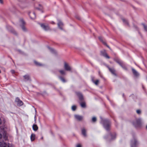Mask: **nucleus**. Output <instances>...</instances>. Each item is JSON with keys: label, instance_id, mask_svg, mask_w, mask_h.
I'll return each mask as SVG.
<instances>
[{"label": "nucleus", "instance_id": "obj_1", "mask_svg": "<svg viewBox=\"0 0 147 147\" xmlns=\"http://www.w3.org/2000/svg\"><path fill=\"white\" fill-rule=\"evenodd\" d=\"M101 122L105 129L107 131H109L111 124L110 121L109 119H102Z\"/></svg>", "mask_w": 147, "mask_h": 147}, {"label": "nucleus", "instance_id": "obj_2", "mask_svg": "<svg viewBox=\"0 0 147 147\" xmlns=\"http://www.w3.org/2000/svg\"><path fill=\"white\" fill-rule=\"evenodd\" d=\"M113 60L118 63L124 69L127 70V69L125 66V64L123 62L118 58H115Z\"/></svg>", "mask_w": 147, "mask_h": 147}, {"label": "nucleus", "instance_id": "obj_3", "mask_svg": "<svg viewBox=\"0 0 147 147\" xmlns=\"http://www.w3.org/2000/svg\"><path fill=\"white\" fill-rule=\"evenodd\" d=\"M20 26L21 28L22 31L24 32L27 31V30L26 27V22L23 18L20 19Z\"/></svg>", "mask_w": 147, "mask_h": 147}, {"label": "nucleus", "instance_id": "obj_4", "mask_svg": "<svg viewBox=\"0 0 147 147\" xmlns=\"http://www.w3.org/2000/svg\"><path fill=\"white\" fill-rule=\"evenodd\" d=\"M133 125L136 128L140 127L141 125V121L140 119H137L133 122Z\"/></svg>", "mask_w": 147, "mask_h": 147}, {"label": "nucleus", "instance_id": "obj_5", "mask_svg": "<svg viewBox=\"0 0 147 147\" xmlns=\"http://www.w3.org/2000/svg\"><path fill=\"white\" fill-rule=\"evenodd\" d=\"M133 139L131 141V147H136L138 141L134 135L133 136Z\"/></svg>", "mask_w": 147, "mask_h": 147}, {"label": "nucleus", "instance_id": "obj_6", "mask_svg": "<svg viewBox=\"0 0 147 147\" xmlns=\"http://www.w3.org/2000/svg\"><path fill=\"white\" fill-rule=\"evenodd\" d=\"M39 24L40 25L41 27L45 31L51 30V28L48 25H45V24L41 23H39Z\"/></svg>", "mask_w": 147, "mask_h": 147}, {"label": "nucleus", "instance_id": "obj_7", "mask_svg": "<svg viewBox=\"0 0 147 147\" xmlns=\"http://www.w3.org/2000/svg\"><path fill=\"white\" fill-rule=\"evenodd\" d=\"M100 55L106 58L109 59L110 58V57L108 55L105 50L100 51Z\"/></svg>", "mask_w": 147, "mask_h": 147}, {"label": "nucleus", "instance_id": "obj_8", "mask_svg": "<svg viewBox=\"0 0 147 147\" xmlns=\"http://www.w3.org/2000/svg\"><path fill=\"white\" fill-rule=\"evenodd\" d=\"M98 39L99 40L104 44L109 49H111L110 47L106 43V42L104 41L103 39V38L101 36H99L98 37Z\"/></svg>", "mask_w": 147, "mask_h": 147}, {"label": "nucleus", "instance_id": "obj_9", "mask_svg": "<svg viewBox=\"0 0 147 147\" xmlns=\"http://www.w3.org/2000/svg\"><path fill=\"white\" fill-rule=\"evenodd\" d=\"M76 94L77 95L78 97L79 100L82 101L84 100V97L82 94L80 92H76Z\"/></svg>", "mask_w": 147, "mask_h": 147}, {"label": "nucleus", "instance_id": "obj_10", "mask_svg": "<svg viewBox=\"0 0 147 147\" xmlns=\"http://www.w3.org/2000/svg\"><path fill=\"white\" fill-rule=\"evenodd\" d=\"M10 144H8V145H7V144L5 142L3 141L2 142H0V147H11L10 146Z\"/></svg>", "mask_w": 147, "mask_h": 147}, {"label": "nucleus", "instance_id": "obj_11", "mask_svg": "<svg viewBox=\"0 0 147 147\" xmlns=\"http://www.w3.org/2000/svg\"><path fill=\"white\" fill-rule=\"evenodd\" d=\"M131 70L134 75L135 76L138 77L139 76V73L134 69L133 68H132Z\"/></svg>", "mask_w": 147, "mask_h": 147}, {"label": "nucleus", "instance_id": "obj_12", "mask_svg": "<svg viewBox=\"0 0 147 147\" xmlns=\"http://www.w3.org/2000/svg\"><path fill=\"white\" fill-rule=\"evenodd\" d=\"M64 68L67 71H70L71 70V67L66 62H64Z\"/></svg>", "mask_w": 147, "mask_h": 147}, {"label": "nucleus", "instance_id": "obj_13", "mask_svg": "<svg viewBox=\"0 0 147 147\" xmlns=\"http://www.w3.org/2000/svg\"><path fill=\"white\" fill-rule=\"evenodd\" d=\"M91 78L92 82L96 85H98L99 82V80H97L96 81L94 80V76H91Z\"/></svg>", "mask_w": 147, "mask_h": 147}, {"label": "nucleus", "instance_id": "obj_14", "mask_svg": "<svg viewBox=\"0 0 147 147\" xmlns=\"http://www.w3.org/2000/svg\"><path fill=\"white\" fill-rule=\"evenodd\" d=\"M75 117L76 119L79 121H81L83 118V116L78 115H75Z\"/></svg>", "mask_w": 147, "mask_h": 147}, {"label": "nucleus", "instance_id": "obj_15", "mask_svg": "<svg viewBox=\"0 0 147 147\" xmlns=\"http://www.w3.org/2000/svg\"><path fill=\"white\" fill-rule=\"evenodd\" d=\"M110 134L111 137V140H113L116 138V134L115 133H114L113 134L111 133H110Z\"/></svg>", "mask_w": 147, "mask_h": 147}, {"label": "nucleus", "instance_id": "obj_16", "mask_svg": "<svg viewBox=\"0 0 147 147\" xmlns=\"http://www.w3.org/2000/svg\"><path fill=\"white\" fill-rule=\"evenodd\" d=\"M24 80L25 81L30 80V77L28 75H26L24 76Z\"/></svg>", "mask_w": 147, "mask_h": 147}, {"label": "nucleus", "instance_id": "obj_17", "mask_svg": "<svg viewBox=\"0 0 147 147\" xmlns=\"http://www.w3.org/2000/svg\"><path fill=\"white\" fill-rule=\"evenodd\" d=\"M109 71H110L113 75L115 76H117V75L115 73V70L114 68L109 69Z\"/></svg>", "mask_w": 147, "mask_h": 147}, {"label": "nucleus", "instance_id": "obj_18", "mask_svg": "<svg viewBox=\"0 0 147 147\" xmlns=\"http://www.w3.org/2000/svg\"><path fill=\"white\" fill-rule=\"evenodd\" d=\"M58 27L61 29L63 30L62 26H63V23L61 21H59L58 24Z\"/></svg>", "mask_w": 147, "mask_h": 147}, {"label": "nucleus", "instance_id": "obj_19", "mask_svg": "<svg viewBox=\"0 0 147 147\" xmlns=\"http://www.w3.org/2000/svg\"><path fill=\"white\" fill-rule=\"evenodd\" d=\"M32 129L35 131H37L38 129L37 125L35 124H34L32 127Z\"/></svg>", "mask_w": 147, "mask_h": 147}, {"label": "nucleus", "instance_id": "obj_20", "mask_svg": "<svg viewBox=\"0 0 147 147\" xmlns=\"http://www.w3.org/2000/svg\"><path fill=\"white\" fill-rule=\"evenodd\" d=\"M58 78L62 82L65 83L66 82V81L64 77L61 76H58Z\"/></svg>", "mask_w": 147, "mask_h": 147}, {"label": "nucleus", "instance_id": "obj_21", "mask_svg": "<svg viewBox=\"0 0 147 147\" xmlns=\"http://www.w3.org/2000/svg\"><path fill=\"white\" fill-rule=\"evenodd\" d=\"M35 135L34 134H31L30 136V140L31 141H34L35 138Z\"/></svg>", "mask_w": 147, "mask_h": 147}, {"label": "nucleus", "instance_id": "obj_22", "mask_svg": "<svg viewBox=\"0 0 147 147\" xmlns=\"http://www.w3.org/2000/svg\"><path fill=\"white\" fill-rule=\"evenodd\" d=\"M82 135L84 137H86V130L84 128H83L82 130Z\"/></svg>", "mask_w": 147, "mask_h": 147}, {"label": "nucleus", "instance_id": "obj_23", "mask_svg": "<svg viewBox=\"0 0 147 147\" xmlns=\"http://www.w3.org/2000/svg\"><path fill=\"white\" fill-rule=\"evenodd\" d=\"M39 7H40V8H39L38 7H36L35 8V9L37 10H39L41 11H42V13L43 12V11L42 10V5L41 4H39Z\"/></svg>", "mask_w": 147, "mask_h": 147}, {"label": "nucleus", "instance_id": "obj_24", "mask_svg": "<svg viewBox=\"0 0 147 147\" xmlns=\"http://www.w3.org/2000/svg\"><path fill=\"white\" fill-rule=\"evenodd\" d=\"M34 62L36 65L38 66H41L43 65L38 62L36 61H34Z\"/></svg>", "mask_w": 147, "mask_h": 147}, {"label": "nucleus", "instance_id": "obj_25", "mask_svg": "<svg viewBox=\"0 0 147 147\" xmlns=\"http://www.w3.org/2000/svg\"><path fill=\"white\" fill-rule=\"evenodd\" d=\"M122 20L125 24L127 25L128 26H129V23L127 20L124 19H122Z\"/></svg>", "mask_w": 147, "mask_h": 147}, {"label": "nucleus", "instance_id": "obj_26", "mask_svg": "<svg viewBox=\"0 0 147 147\" xmlns=\"http://www.w3.org/2000/svg\"><path fill=\"white\" fill-rule=\"evenodd\" d=\"M47 47L52 53H56L55 51L54 50V49H53V48H50L49 46H47Z\"/></svg>", "mask_w": 147, "mask_h": 147}, {"label": "nucleus", "instance_id": "obj_27", "mask_svg": "<svg viewBox=\"0 0 147 147\" xmlns=\"http://www.w3.org/2000/svg\"><path fill=\"white\" fill-rule=\"evenodd\" d=\"M59 72L61 74L63 75H65V71L63 70H59Z\"/></svg>", "mask_w": 147, "mask_h": 147}, {"label": "nucleus", "instance_id": "obj_28", "mask_svg": "<svg viewBox=\"0 0 147 147\" xmlns=\"http://www.w3.org/2000/svg\"><path fill=\"white\" fill-rule=\"evenodd\" d=\"M30 12H29L28 13V15H29V16H30V18L32 19H35L36 18V14L35 13V12H33V14H34V18H32V17H31L30 15Z\"/></svg>", "mask_w": 147, "mask_h": 147}, {"label": "nucleus", "instance_id": "obj_29", "mask_svg": "<svg viewBox=\"0 0 147 147\" xmlns=\"http://www.w3.org/2000/svg\"><path fill=\"white\" fill-rule=\"evenodd\" d=\"M80 105L81 106L83 107L84 108L86 107V103L85 102H82L80 103Z\"/></svg>", "mask_w": 147, "mask_h": 147}, {"label": "nucleus", "instance_id": "obj_30", "mask_svg": "<svg viewBox=\"0 0 147 147\" xmlns=\"http://www.w3.org/2000/svg\"><path fill=\"white\" fill-rule=\"evenodd\" d=\"M142 25L143 26L145 30L147 31V26L145 25L144 23H142Z\"/></svg>", "mask_w": 147, "mask_h": 147}, {"label": "nucleus", "instance_id": "obj_31", "mask_svg": "<svg viewBox=\"0 0 147 147\" xmlns=\"http://www.w3.org/2000/svg\"><path fill=\"white\" fill-rule=\"evenodd\" d=\"M23 104V102L19 99V105L20 106H22Z\"/></svg>", "mask_w": 147, "mask_h": 147}, {"label": "nucleus", "instance_id": "obj_32", "mask_svg": "<svg viewBox=\"0 0 147 147\" xmlns=\"http://www.w3.org/2000/svg\"><path fill=\"white\" fill-rule=\"evenodd\" d=\"M96 121V118L95 117H92V121L93 122H95Z\"/></svg>", "mask_w": 147, "mask_h": 147}, {"label": "nucleus", "instance_id": "obj_33", "mask_svg": "<svg viewBox=\"0 0 147 147\" xmlns=\"http://www.w3.org/2000/svg\"><path fill=\"white\" fill-rule=\"evenodd\" d=\"M76 107L75 105H73L72 107V109L73 111H75L76 110Z\"/></svg>", "mask_w": 147, "mask_h": 147}, {"label": "nucleus", "instance_id": "obj_34", "mask_svg": "<svg viewBox=\"0 0 147 147\" xmlns=\"http://www.w3.org/2000/svg\"><path fill=\"white\" fill-rule=\"evenodd\" d=\"M15 102H16L17 105H18V98L17 97L16 99Z\"/></svg>", "mask_w": 147, "mask_h": 147}, {"label": "nucleus", "instance_id": "obj_35", "mask_svg": "<svg viewBox=\"0 0 147 147\" xmlns=\"http://www.w3.org/2000/svg\"><path fill=\"white\" fill-rule=\"evenodd\" d=\"M136 112L138 114H140L141 113V111L140 110H138L136 111Z\"/></svg>", "mask_w": 147, "mask_h": 147}, {"label": "nucleus", "instance_id": "obj_36", "mask_svg": "<svg viewBox=\"0 0 147 147\" xmlns=\"http://www.w3.org/2000/svg\"><path fill=\"white\" fill-rule=\"evenodd\" d=\"M3 138L4 140L6 141L7 140V138L6 136H4L3 137Z\"/></svg>", "mask_w": 147, "mask_h": 147}, {"label": "nucleus", "instance_id": "obj_37", "mask_svg": "<svg viewBox=\"0 0 147 147\" xmlns=\"http://www.w3.org/2000/svg\"><path fill=\"white\" fill-rule=\"evenodd\" d=\"M47 94V93L46 91H44L43 93L41 94L42 95H45Z\"/></svg>", "mask_w": 147, "mask_h": 147}, {"label": "nucleus", "instance_id": "obj_38", "mask_svg": "<svg viewBox=\"0 0 147 147\" xmlns=\"http://www.w3.org/2000/svg\"><path fill=\"white\" fill-rule=\"evenodd\" d=\"M105 66L109 69H109H110L111 68L109 67V66L105 64Z\"/></svg>", "mask_w": 147, "mask_h": 147}, {"label": "nucleus", "instance_id": "obj_39", "mask_svg": "<svg viewBox=\"0 0 147 147\" xmlns=\"http://www.w3.org/2000/svg\"><path fill=\"white\" fill-rule=\"evenodd\" d=\"M108 135H107V136H105L104 137V138L105 139H107L108 138Z\"/></svg>", "mask_w": 147, "mask_h": 147}, {"label": "nucleus", "instance_id": "obj_40", "mask_svg": "<svg viewBox=\"0 0 147 147\" xmlns=\"http://www.w3.org/2000/svg\"><path fill=\"white\" fill-rule=\"evenodd\" d=\"M77 147H81V146L80 144H78L77 145Z\"/></svg>", "mask_w": 147, "mask_h": 147}, {"label": "nucleus", "instance_id": "obj_41", "mask_svg": "<svg viewBox=\"0 0 147 147\" xmlns=\"http://www.w3.org/2000/svg\"><path fill=\"white\" fill-rule=\"evenodd\" d=\"M0 3H3L2 0H0Z\"/></svg>", "mask_w": 147, "mask_h": 147}, {"label": "nucleus", "instance_id": "obj_42", "mask_svg": "<svg viewBox=\"0 0 147 147\" xmlns=\"http://www.w3.org/2000/svg\"><path fill=\"white\" fill-rule=\"evenodd\" d=\"M22 4V3L21 2H20V3H19V5H20V6H21V5Z\"/></svg>", "mask_w": 147, "mask_h": 147}, {"label": "nucleus", "instance_id": "obj_43", "mask_svg": "<svg viewBox=\"0 0 147 147\" xmlns=\"http://www.w3.org/2000/svg\"><path fill=\"white\" fill-rule=\"evenodd\" d=\"M107 99H108L109 101H110V100H109V97H108L107 96Z\"/></svg>", "mask_w": 147, "mask_h": 147}, {"label": "nucleus", "instance_id": "obj_44", "mask_svg": "<svg viewBox=\"0 0 147 147\" xmlns=\"http://www.w3.org/2000/svg\"><path fill=\"white\" fill-rule=\"evenodd\" d=\"M134 27L136 29L138 28V27L136 26H134Z\"/></svg>", "mask_w": 147, "mask_h": 147}, {"label": "nucleus", "instance_id": "obj_45", "mask_svg": "<svg viewBox=\"0 0 147 147\" xmlns=\"http://www.w3.org/2000/svg\"><path fill=\"white\" fill-rule=\"evenodd\" d=\"M36 116H35L34 117V121H36Z\"/></svg>", "mask_w": 147, "mask_h": 147}, {"label": "nucleus", "instance_id": "obj_46", "mask_svg": "<svg viewBox=\"0 0 147 147\" xmlns=\"http://www.w3.org/2000/svg\"><path fill=\"white\" fill-rule=\"evenodd\" d=\"M1 118H0V124H1Z\"/></svg>", "mask_w": 147, "mask_h": 147}, {"label": "nucleus", "instance_id": "obj_47", "mask_svg": "<svg viewBox=\"0 0 147 147\" xmlns=\"http://www.w3.org/2000/svg\"><path fill=\"white\" fill-rule=\"evenodd\" d=\"M134 63L136 65V66H138L139 67V66L137 65L136 64V63L135 62H134Z\"/></svg>", "mask_w": 147, "mask_h": 147}, {"label": "nucleus", "instance_id": "obj_48", "mask_svg": "<svg viewBox=\"0 0 147 147\" xmlns=\"http://www.w3.org/2000/svg\"><path fill=\"white\" fill-rule=\"evenodd\" d=\"M51 23H52V24H55V23L53 21Z\"/></svg>", "mask_w": 147, "mask_h": 147}, {"label": "nucleus", "instance_id": "obj_49", "mask_svg": "<svg viewBox=\"0 0 147 147\" xmlns=\"http://www.w3.org/2000/svg\"><path fill=\"white\" fill-rule=\"evenodd\" d=\"M11 71L12 73H13L14 72V71L13 70H11Z\"/></svg>", "mask_w": 147, "mask_h": 147}, {"label": "nucleus", "instance_id": "obj_50", "mask_svg": "<svg viewBox=\"0 0 147 147\" xmlns=\"http://www.w3.org/2000/svg\"><path fill=\"white\" fill-rule=\"evenodd\" d=\"M21 7L22 8H24V7H21H21Z\"/></svg>", "mask_w": 147, "mask_h": 147}, {"label": "nucleus", "instance_id": "obj_51", "mask_svg": "<svg viewBox=\"0 0 147 147\" xmlns=\"http://www.w3.org/2000/svg\"><path fill=\"white\" fill-rule=\"evenodd\" d=\"M124 94H123V97H124Z\"/></svg>", "mask_w": 147, "mask_h": 147}, {"label": "nucleus", "instance_id": "obj_52", "mask_svg": "<svg viewBox=\"0 0 147 147\" xmlns=\"http://www.w3.org/2000/svg\"><path fill=\"white\" fill-rule=\"evenodd\" d=\"M19 53H20L21 52L20 50H19Z\"/></svg>", "mask_w": 147, "mask_h": 147}, {"label": "nucleus", "instance_id": "obj_53", "mask_svg": "<svg viewBox=\"0 0 147 147\" xmlns=\"http://www.w3.org/2000/svg\"><path fill=\"white\" fill-rule=\"evenodd\" d=\"M41 139H43V137H41Z\"/></svg>", "mask_w": 147, "mask_h": 147}, {"label": "nucleus", "instance_id": "obj_54", "mask_svg": "<svg viewBox=\"0 0 147 147\" xmlns=\"http://www.w3.org/2000/svg\"><path fill=\"white\" fill-rule=\"evenodd\" d=\"M146 129H147V126H146Z\"/></svg>", "mask_w": 147, "mask_h": 147}, {"label": "nucleus", "instance_id": "obj_55", "mask_svg": "<svg viewBox=\"0 0 147 147\" xmlns=\"http://www.w3.org/2000/svg\"><path fill=\"white\" fill-rule=\"evenodd\" d=\"M1 70H0V73H1Z\"/></svg>", "mask_w": 147, "mask_h": 147}, {"label": "nucleus", "instance_id": "obj_56", "mask_svg": "<svg viewBox=\"0 0 147 147\" xmlns=\"http://www.w3.org/2000/svg\"><path fill=\"white\" fill-rule=\"evenodd\" d=\"M77 18L78 19H80L79 18Z\"/></svg>", "mask_w": 147, "mask_h": 147}]
</instances>
